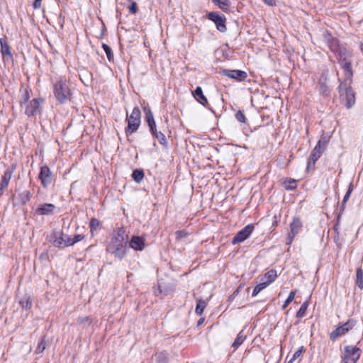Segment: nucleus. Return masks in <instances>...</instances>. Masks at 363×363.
I'll list each match as a JSON object with an SVG mask.
<instances>
[{
	"mask_svg": "<svg viewBox=\"0 0 363 363\" xmlns=\"http://www.w3.org/2000/svg\"><path fill=\"white\" fill-rule=\"evenodd\" d=\"M277 277V271L275 269H271L265 273L263 276L259 277V279L261 281H265L269 285L276 279Z\"/></svg>",
	"mask_w": 363,
	"mask_h": 363,
	"instance_id": "obj_19",
	"label": "nucleus"
},
{
	"mask_svg": "<svg viewBox=\"0 0 363 363\" xmlns=\"http://www.w3.org/2000/svg\"><path fill=\"white\" fill-rule=\"evenodd\" d=\"M303 352V347H301L297 351H296L294 352V354H293V357L291 358V359L289 362L292 363L294 360L298 359L301 355Z\"/></svg>",
	"mask_w": 363,
	"mask_h": 363,
	"instance_id": "obj_39",
	"label": "nucleus"
},
{
	"mask_svg": "<svg viewBox=\"0 0 363 363\" xmlns=\"http://www.w3.org/2000/svg\"><path fill=\"white\" fill-rule=\"evenodd\" d=\"M207 305H208V303L206 301L203 300L201 298L197 299L196 300V310H195L196 313L198 315H201L203 313L204 309L207 306Z\"/></svg>",
	"mask_w": 363,
	"mask_h": 363,
	"instance_id": "obj_23",
	"label": "nucleus"
},
{
	"mask_svg": "<svg viewBox=\"0 0 363 363\" xmlns=\"http://www.w3.org/2000/svg\"><path fill=\"white\" fill-rule=\"evenodd\" d=\"M284 186L286 190H293L296 188L297 182L294 179H287L284 182Z\"/></svg>",
	"mask_w": 363,
	"mask_h": 363,
	"instance_id": "obj_26",
	"label": "nucleus"
},
{
	"mask_svg": "<svg viewBox=\"0 0 363 363\" xmlns=\"http://www.w3.org/2000/svg\"><path fill=\"white\" fill-rule=\"evenodd\" d=\"M267 5L273 6L275 4L274 0H263Z\"/></svg>",
	"mask_w": 363,
	"mask_h": 363,
	"instance_id": "obj_52",
	"label": "nucleus"
},
{
	"mask_svg": "<svg viewBox=\"0 0 363 363\" xmlns=\"http://www.w3.org/2000/svg\"><path fill=\"white\" fill-rule=\"evenodd\" d=\"M100 222L98 219L95 218H92L90 221L89 227L91 232H93L94 230H96L97 228L99 226Z\"/></svg>",
	"mask_w": 363,
	"mask_h": 363,
	"instance_id": "obj_35",
	"label": "nucleus"
},
{
	"mask_svg": "<svg viewBox=\"0 0 363 363\" xmlns=\"http://www.w3.org/2000/svg\"><path fill=\"white\" fill-rule=\"evenodd\" d=\"M124 243V230H119L117 232V234L113 236L112 238L111 242L108 246H113V247H123Z\"/></svg>",
	"mask_w": 363,
	"mask_h": 363,
	"instance_id": "obj_16",
	"label": "nucleus"
},
{
	"mask_svg": "<svg viewBox=\"0 0 363 363\" xmlns=\"http://www.w3.org/2000/svg\"><path fill=\"white\" fill-rule=\"evenodd\" d=\"M53 94L60 104H65L70 100L72 94L69 82L65 77H60L53 84Z\"/></svg>",
	"mask_w": 363,
	"mask_h": 363,
	"instance_id": "obj_1",
	"label": "nucleus"
},
{
	"mask_svg": "<svg viewBox=\"0 0 363 363\" xmlns=\"http://www.w3.org/2000/svg\"><path fill=\"white\" fill-rule=\"evenodd\" d=\"M308 301H304L302 305L301 306L299 310L296 313V318H301L306 315V313L307 311V308L308 307Z\"/></svg>",
	"mask_w": 363,
	"mask_h": 363,
	"instance_id": "obj_25",
	"label": "nucleus"
},
{
	"mask_svg": "<svg viewBox=\"0 0 363 363\" xmlns=\"http://www.w3.org/2000/svg\"><path fill=\"white\" fill-rule=\"evenodd\" d=\"M9 183L8 182H6L3 179L1 180V182H0V195H1L4 192V190L9 185Z\"/></svg>",
	"mask_w": 363,
	"mask_h": 363,
	"instance_id": "obj_43",
	"label": "nucleus"
},
{
	"mask_svg": "<svg viewBox=\"0 0 363 363\" xmlns=\"http://www.w3.org/2000/svg\"><path fill=\"white\" fill-rule=\"evenodd\" d=\"M102 48L105 51L108 60L109 61H112L113 60V54L111 48L108 45L104 44V43L102 45Z\"/></svg>",
	"mask_w": 363,
	"mask_h": 363,
	"instance_id": "obj_31",
	"label": "nucleus"
},
{
	"mask_svg": "<svg viewBox=\"0 0 363 363\" xmlns=\"http://www.w3.org/2000/svg\"><path fill=\"white\" fill-rule=\"evenodd\" d=\"M361 350L355 346L347 345L344 348L343 362L345 363H357L361 355Z\"/></svg>",
	"mask_w": 363,
	"mask_h": 363,
	"instance_id": "obj_4",
	"label": "nucleus"
},
{
	"mask_svg": "<svg viewBox=\"0 0 363 363\" xmlns=\"http://www.w3.org/2000/svg\"><path fill=\"white\" fill-rule=\"evenodd\" d=\"M64 247L73 245L72 238L69 237L66 234H64Z\"/></svg>",
	"mask_w": 363,
	"mask_h": 363,
	"instance_id": "obj_38",
	"label": "nucleus"
},
{
	"mask_svg": "<svg viewBox=\"0 0 363 363\" xmlns=\"http://www.w3.org/2000/svg\"><path fill=\"white\" fill-rule=\"evenodd\" d=\"M340 99L345 102V106L347 108H350L355 103L354 92L349 86L347 82H341L339 87Z\"/></svg>",
	"mask_w": 363,
	"mask_h": 363,
	"instance_id": "obj_3",
	"label": "nucleus"
},
{
	"mask_svg": "<svg viewBox=\"0 0 363 363\" xmlns=\"http://www.w3.org/2000/svg\"><path fill=\"white\" fill-rule=\"evenodd\" d=\"M301 228H302V223H301L300 218H294L292 223L290 225L291 233L293 235L291 236V235H289V243H291L292 242L294 237L300 232Z\"/></svg>",
	"mask_w": 363,
	"mask_h": 363,
	"instance_id": "obj_15",
	"label": "nucleus"
},
{
	"mask_svg": "<svg viewBox=\"0 0 363 363\" xmlns=\"http://www.w3.org/2000/svg\"><path fill=\"white\" fill-rule=\"evenodd\" d=\"M235 118L239 122L242 123H245L246 118L242 111L239 110L238 111H237V113H235Z\"/></svg>",
	"mask_w": 363,
	"mask_h": 363,
	"instance_id": "obj_37",
	"label": "nucleus"
},
{
	"mask_svg": "<svg viewBox=\"0 0 363 363\" xmlns=\"http://www.w3.org/2000/svg\"><path fill=\"white\" fill-rule=\"evenodd\" d=\"M42 0H34L33 6L35 9H40L41 7Z\"/></svg>",
	"mask_w": 363,
	"mask_h": 363,
	"instance_id": "obj_48",
	"label": "nucleus"
},
{
	"mask_svg": "<svg viewBox=\"0 0 363 363\" xmlns=\"http://www.w3.org/2000/svg\"><path fill=\"white\" fill-rule=\"evenodd\" d=\"M130 246L135 250H143L145 247V240L139 236H133L130 241Z\"/></svg>",
	"mask_w": 363,
	"mask_h": 363,
	"instance_id": "obj_18",
	"label": "nucleus"
},
{
	"mask_svg": "<svg viewBox=\"0 0 363 363\" xmlns=\"http://www.w3.org/2000/svg\"><path fill=\"white\" fill-rule=\"evenodd\" d=\"M19 305L22 307V308H25L26 310L30 309L33 306L30 296L28 294H25L19 300Z\"/></svg>",
	"mask_w": 363,
	"mask_h": 363,
	"instance_id": "obj_21",
	"label": "nucleus"
},
{
	"mask_svg": "<svg viewBox=\"0 0 363 363\" xmlns=\"http://www.w3.org/2000/svg\"><path fill=\"white\" fill-rule=\"evenodd\" d=\"M192 94L195 99L203 106H207L208 105V100L204 96L201 86H197Z\"/></svg>",
	"mask_w": 363,
	"mask_h": 363,
	"instance_id": "obj_17",
	"label": "nucleus"
},
{
	"mask_svg": "<svg viewBox=\"0 0 363 363\" xmlns=\"http://www.w3.org/2000/svg\"><path fill=\"white\" fill-rule=\"evenodd\" d=\"M141 113L138 106L133 108L131 113H126L127 127L125 128V133L127 136L138 130L140 125Z\"/></svg>",
	"mask_w": 363,
	"mask_h": 363,
	"instance_id": "obj_2",
	"label": "nucleus"
},
{
	"mask_svg": "<svg viewBox=\"0 0 363 363\" xmlns=\"http://www.w3.org/2000/svg\"><path fill=\"white\" fill-rule=\"evenodd\" d=\"M296 294V291H292L290 292L289 296L285 301L284 303L282 306V309H285L294 299Z\"/></svg>",
	"mask_w": 363,
	"mask_h": 363,
	"instance_id": "obj_32",
	"label": "nucleus"
},
{
	"mask_svg": "<svg viewBox=\"0 0 363 363\" xmlns=\"http://www.w3.org/2000/svg\"><path fill=\"white\" fill-rule=\"evenodd\" d=\"M321 89H322V93L325 95H328V93H329V90L327 87V86L324 85V84H321Z\"/></svg>",
	"mask_w": 363,
	"mask_h": 363,
	"instance_id": "obj_50",
	"label": "nucleus"
},
{
	"mask_svg": "<svg viewBox=\"0 0 363 363\" xmlns=\"http://www.w3.org/2000/svg\"><path fill=\"white\" fill-rule=\"evenodd\" d=\"M77 323L80 325H82L85 323H88V324H90L91 320L89 316L79 317L77 318Z\"/></svg>",
	"mask_w": 363,
	"mask_h": 363,
	"instance_id": "obj_40",
	"label": "nucleus"
},
{
	"mask_svg": "<svg viewBox=\"0 0 363 363\" xmlns=\"http://www.w3.org/2000/svg\"><path fill=\"white\" fill-rule=\"evenodd\" d=\"M288 363H291V362H289Z\"/></svg>",
	"mask_w": 363,
	"mask_h": 363,
	"instance_id": "obj_56",
	"label": "nucleus"
},
{
	"mask_svg": "<svg viewBox=\"0 0 363 363\" xmlns=\"http://www.w3.org/2000/svg\"><path fill=\"white\" fill-rule=\"evenodd\" d=\"M21 97L20 99V104L22 106L23 104L28 103L29 99L30 98V90L26 87L22 86L21 88Z\"/></svg>",
	"mask_w": 363,
	"mask_h": 363,
	"instance_id": "obj_22",
	"label": "nucleus"
},
{
	"mask_svg": "<svg viewBox=\"0 0 363 363\" xmlns=\"http://www.w3.org/2000/svg\"><path fill=\"white\" fill-rule=\"evenodd\" d=\"M203 320V319H200V320H199V323H199V324H200L201 323H202Z\"/></svg>",
	"mask_w": 363,
	"mask_h": 363,
	"instance_id": "obj_55",
	"label": "nucleus"
},
{
	"mask_svg": "<svg viewBox=\"0 0 363 363\" xmlns=\"http://www.w3.org/2000/svg\"><path fill=\"white\" fill-rule=\"evenodd\" d=\"M243 341H244L243 335L242 334V332H240L238 335L234 342L233 343L232 347H234L235 349H236L239 345H240L243 342Z\"/></svg>",
	"mask_w": 363,
	"mask_h": 363,
	"instance_id": "obj_33",
	"label": "nucleus"
},
{
	"mask_svg": "<svg viewBox=\"0 0 363 363\" xmlns=\"http://www.w3.org/2000/svg\"><path fill=\"white\" fill-rule=\"evenodd\" d=\"M132 177L135 182L140 183L143 179L144 172L143 170L135 169L132 174Z\"/></svg>",
	"mask_w": 363,
	"mask_h": 363,
	"instance_id": "obj_27",
	"label": "nucleus"
},
{
	"mask_svg": "<svg viewBox=\"0 0 363 363\" xmlns=\"http://www.w3.org/2000/svg\"><path fill=\"white\" fill-rule=\"evenodd\" d=\"M342 67L347 72V75L350 77L352 75V65L350 62H345L342 65Z\"/></svg>",
	"mask_w": 363,
	"mask_h": 363,
	"instance_id": "obj_36",
	"label": "nucleus"
},
{
	"mask_svg": "<svg viewBox=\"0 0 363 363\" xmlns=\"http://www.w3.org/2000/svg\"><path fill=\"white\" fill-rule=\"evenodd\" d=\"M43 101V100L41 98L33 99L30 101L26 106L25 113L29 117L36 115L40 112V104Z\"/></svg>",
	"mask_w": 363,
	"mask_h": 363,
	"instance_id": "obj_9",
	"label": "nucleus"
},
{
	"mask_svg": "<svg viewBox=\"0 0 363 363\" xmlns=\"http://www.w3.org/2000/svg\"><path fill=\"white\" fill-rule=\"evenodd\" d=\"M147 124H148V126H149L152 133H154V132H156L157 129H156V123H155V120L151 121L150 123H147Z\"/></svg>",
	"mask_w": 363,
	"mask_h": 363,
	"instance_id": "obj_47",
	"label": "nucleus"
},
{
	"mask_svg": "<svg viewBox=\"0 0 363 363\" xmlns=\"http://www.w3.org/2000/svg\"><path fill=\"white\" fill-rule=\"evenodd\" d=\"M254 230V225L249 224L238 232L232 240V244L236 245L245 241L252 234Z\"/></svg>",
	"mask_w": 363,
	"mask_h": 363,
	"instance_id": "obj_7",
	"label": "nucleus"
},
{
	"mask_svg": "<svg viewBox=\"0 0 363 363\" xmlns=\"http://www.w3.org/2000/svg\"><path fill=\"white\" fill-rule=\"evenodd\" d=\"M0 45L1 52L4 60H11L13 59V55L6 37H4L0 39Z\"/></svg>",
	"mask_w": 363,
	"mask_h": 363,
	"instance_id": "obj_12",
	"label": "nucleus"
},
{
	"mask_svg": "<svg viewBox=\"0 0 363 363\" xmlns=\"http://www.w3.org/2000/svg\"><path fill=\"white\" fill-rule=\"evenodd\" d=\"M107 251L113 254L115 257L118 259H122L125 255V247H113L107 246Z\"/></svg>",
	"mask_w": 363,
	"mask_h": 363,
	"instance_id": "obj_20",
	"label": "nucleus"
},
{
	"mask_svg": "<svg viewBox=\"0 0 363 363\" xmlns=\"http://www.w3.org/2000/svg\"><path fill=\"white\" fill-rule=\"evenodd\" d=\"M213 2L223 11H228L229 7L228 0H213Z\"/></svg>",
	"mask_w": 363,
	"mask_h": 363,
	"instance_id": "obj_29",
	"label": "nucleus"
},
{
	"mask_svg": "<svg viewBox=\"0 0 363 363\" xmlns=\"http://www.w3.org/2000/svg\"><path fill=\"white\" fill-rule=\"evenodd\" d=\"M129 11L132 14H135L137 13L138 6L135 1L132 2L131 5L129 6Z\"/></svg>",
	"mask_w": 363,
	"mask_h": 363,
	"instance_id": "obj_42",
	"label": "nucleus"
},
{
	"mask_svg": "<svg viewBox=\"0 0 363 363\" xmlns=\"http://www.w3.org/2000/svg\"><path fill=\"white\" fill-rule=\"evenodd\" d=\"M46 348V342H45V338H43L38 344L36 350H35V353L37 354H41L43 352V351L45 350Z\"/></svg>",
	"mask_w": 363,
	"mask_h": 363,
	"instance_id": "obj_34",
	"label": "nucleus"
},
{
	"mask_svg": "<svg viewBox=\"0 0 363 363\" xmlns=\"http://www.w3.org/2000/svg\"><path fill=\"white\" fill-rule=\"evenodd\" d=\"M257 286H259V288L262 290H263L264 289H265L267 286H269L268 283L265 282V281H262L261 283H259V284H257Z\"/></svg>",
	"mask_w": 363,
	"mask_h": 363,
	"instance_id": "obj_51",
	"label": "nucleus"
},
{
	"mask_svg": "<svg viewBox=\"0 0 363 363\" xmlns=\"http://www.w3.org/2000/svg\"><path fill=\"white\" fill-rule=\"evenodd\" d=\"M340 216L339 215L338 217H337V223H339ZM338 225H339V224L337 223L336 225H335V226L333 228L334 230L337 232V233H338Z\"/></svg>",
	"mask_w": 363,
	"mask_h": 363,
	"instance_id": "obj_53",
	"label": "nucleus"
},
{
	"mask_svg": "<svg viewBox=\"0 0 363 363\" xmlns=\"http://www.w3.org/2000/svg\"><path fill=\"white\" fill-rule=\"evenodd\" d=\"M152 134L159 140L160 144L166 145V137L161 131L156 130V132L152 133Z\"/></svg>",
	"mask_w": 363,
	"mask_h": 363,
	"instance_id": "obj_30",
	"label": "nucleus"
},
{
	"mask_svg": "<svg viewBox=\"0 0 363 363\" xmlns=\"http://www.w3.org/2000/svg\"><path fill=\"white\" fill-rule=\"evenodd\" d=\"M207 16L209 20L212 21L216 24V28L219 31L223 33L226 31V18L224 16H221L216 12H209Z\"/></svg>",
	"mask_w": 363,
	"mask_h": 363,
	"instance_id": "obj_8",
	"label": "nucleus"
},
{
	"mask_svg": "<svg viewBox=\"0 0 363 363\" xmlns=\"http://www.w3.org/2000/svg\"><path fill=\"white\" fill-rule=\"evenodd\" d=\"M238 292V290H236L232 296L229 298L230 301H232L234 298V296Z\"/></svg>",
	"mask_w": 363,
	"mask_h": 363,
	"instance_id": "obj_54",
	"label": "nucleus"
},
{
	"mask_svg": "<svg viewBox=\"0 0 363 363\" xmlns=\"http://www.w3.org/2000/svg\"><path fill=\"white\" fill-rule=\"evenodd\" d=\"M323 147L321 145V141L319 140L315 147L313 149L310 157L308 159L307 162V170L310 171L311 169H313L315 167V164L317 160L320 157L323 153Z\"/></svg>",
	"mask_w": 363,
	"mask_h": 363,
	"instance_id": "obj_6",
	"label": "nucleus"
},
{
	"mask_svg": "<svg viewBox=\"0 0 363 363\" xmlns=\"http://www.w3.org/2000/svg\"><path fill=\"white\" fill-rule=\"evenodd\" d=\"M146 121L147 123H150L151 121H152L154 119L153 114L150 110H148V111L146 113Z\"/></svg>",
	"mask_w": 363,
	"mask_h": 363,
	"instance_id": "obj_44",
	"label": "nucleus"
},
{
	"mask_svg": "<svg viewBox=\"0 0 363 363\" xmlns=\"http://www.w3.org/2000/svg\"><path fill=\"white\" fill-rule=\"evenodd\" d=\"M42 186L47 188L52 182V175L50 168L47 166H43L38 176Z\"/></svg>",
	"mask_w": 363,
	"mask_h": 363,
	"instance_id": "obj_11",
	"label": "nucleus"
},
{
	"mask_svg": "<svg viewBox=\"0 0 363 363\" xmlns=\"http://www.w3.org/2000/svg\"><path fill=\"white\" fill-rule=\"evenodd\" d=\"M220 73L230 79L238 82L244 81L247 77V74L245 71L238 69H221Z\"/></svg>",
	"mask_w": 363,
	"mask_h": 363,
	"instance_id": "obj_10",
	"label": "nucleus"
},
{
	"mask_svg": "<svg viewBox=\"0 0 363 363\" xmlns=\"http://www.w3.org/2000/svg\"><path fill=\"white\" fill-rule=\"evenodd\" d=\"M175 234H176V238L177 240L185 238L188 235V233L185 230H177L175 233Z\"/></svg>",
	"mask_w": 363,
	"mask_h": 363,
	"instance_id": "obj_41",
	"label": "nucleus"
},
{
	"mask_svg": "<svg viewBox=\"0 0 363 363\" xmlns=\"http://www.w3.org/2000/svg\"><path fill=\"white\" fill-rule=\"evenodd\" d=\"M50 241L55 247L64 248V233L62 232H55L50 235Z\"/></svg>",
	"mask_w": 363,
	"mask_h": 363,
	"instance_id": "obj_14",
	"label": "nucleus"
},
{
	"mask_svg": "<svg viewBox=\"0 0 363 363\" xmlns=\"http://www.w3.org/2000/svg\"><path fill=\"white\" fill-rule=\"evenodd\" d=\"M16 169V164H12L10 167H9L4 172V175L2 176L1 179L9 182L13 173L14 172Z\"/></svg>",
	"mask_w": 363,
	"mask_h": 363,
	"instance_id": "obj_24",
	"label": "nucleus"
},
{
	"mask_svg": "<svg viewBox=\"0 0 363 363\" xmlns=\"http://www.w3.org/2000/svg\"><path fill=\"white\" fill-rule=\"evenodd\" d=\"M55 208L52 203H43L35 210V213L38 216H49L53 214Z\"/></svg>",
	"mask_w": 363,
	"mask_h": 363,
	"instance_id": "obj_13",
	"label": "nucleus"
},
{
	"mask_svg": "<svg viewBox=\"0 0 363 363\" xmlns=\"http://www.w3.org/2000/svg\"><path fill=\"white\" fill-rule=\"evenodd\" d=\"M261 291V289L259 288V286L257 285L252 291V296L255 297L259 292Z\"/></svg>",
	"mask_w": 363,
	"mask_h": 363,
	"instance_id": "obj_49",
	"label": "nucleus"
},
{
	"mask_svg": "<svg viewBox=\"0 0 363 363\" xmlns=\"http://www.w3.org/2000/svg\"><path fill=\"white\" fill-rule=\"evenodd\" d=\"M355 324V320H348L345 323H344L341 326L337 327L335 330L330 333V340L335 341L337 337L345 335L347 332H349L354 327Z\"/></svg>",
	"mask_w": 363,
	"mask_h": 363,
	"instance_id": "obj_5",
	"label": "nucleus"
},
{
	"mask_svg": "<svg viewBox=\"0 0 363 363\" xmlns=\"http://www.w3.org/2000/svg\"><path fill=\"white\" fill-rule=\"evenodd\" d=\"M356 284L359 289H363V270L361 268L357 270Z\"/></svg>",
	"mask_w": 363,
	"mask_h": 363,
	"instance_id": "obj_28",
	"label": "nucleus"
},
{
	"mask_svg": "<svg viewBox=\"0 0 363 363\" xmlns=\"http://www.w3.org/2000/svg\"><path fill=\"white\" fill-rule=\"evenodd\" d=\"M84 238V235H76L72 238V243L74 245L75 243L82 240Z\"/></svg>",
	"mask_w": 363,
	"mask_h": 363,
	"instance_id": "obj_46",
	"label": "nucleus"
},
{
	"mask_svg": "<svg viewBox=\"0 0 363 363\" xmlns=\"http://www.w3.org/2000/svg\"><path fill=\"white\" fill-rule=\"evenodd\" d=\"M352 191V186L350 185L348 191H347V193L345 194V195L344 196V199H343V201H342L343 205L347 201V200L350 197Z\"/></svg>",
	"mask_w": 363,
	"mask_h": 363,
	"instance_id": "obj_45",
	"label": "nucleus"
}]
</instances>
